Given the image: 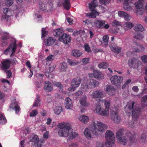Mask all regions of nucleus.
<instances>
[{
    "instance_id": "f257e3e1",
    "label": "nucleus",
    "mask_w": 147,
    "mask_h": 147,
    "mask_svg": "<svg viewBox=\"0 0 147 147\" xmlns=\"http://www.w3.org/2000/svg\"><path fill=\"white\" fill-rule=\"evenodd\" d=\"M135 135L134 133L133 134L129 131L122 129L117 131L116 137L119 144L125 145L128 144L131 146L135 142Z\"/></svg>"
},
{
    "instance_id": "f03ea898",
    "label": "nucleus",
    "mask_w": 147,
    "mask_h": 147,
    "mask_svg": "<svg viewBox=\"0 0 147 147\" xmlns=\"http://www.w3.org/2000/svg\"><path fill=\"white\" fill-rule=\"evenodd\" d=\"M58 134L61 137H67L72 130L71 125L69 123L63 122L58 124Z\"/></svg>"
},
{
    "instance_id": "7ed1b4c3",
    "label": "nucleus",
    "mask_w": 147,
    "mask_h": 147,
    "mask_svg": "<svg viewBox=\"0 0 147 147\" xmlns=\"http://www.w3.org/2000/svg\"><path fill=\"white\" fill-rule=\"evenodd\" d=\"M93 127L91 130L92 133L95 135H98L99 132L103 133L107 128V125L101 122L94 121L93 123Z\"/></svg>"
},
{
    "instance_id": "20e7f679",
    "label": "nucleus",
    "mask_w": 147,
    "mask_h": 147,
    "mask_svg": "<svg viewBox=\"0 0 147 147\" xmlns=\"http://www.w3.org/2000/svg\"><path fill=\"white\" fill-rule=\"evenodd\" d=\"M106 142L105 146L108 147H113L114 145L115 137L114 133L111 131L107 130L105 133Z\"/></svg>"
},
{
    "instance_id": "39448f33",
    "label": "nucleus",
    "mask_w": 147,
    "mask_h": 147,
    "mask_svg": "<svg viewBox=\"0 0 147 147\" xmlns=\"http://www.w3.org/2000/svg\"><path fill=\"white\" fill-rule=\"evenodd\" d=\"M97 0H93L90 3H89V8L92 13L89 14V16L91 18H96V16L99 15V13L95 10V8L97 7Z\"/></svg>"
},
{
    "instance_id": "423d86ee",
    "label": "nucleus",
    "mask_w": 147,
    "mask_h": 147,
    "mask_svg": "<svg viewBox=\"0 0 147 147\" xmlns=\"http://www.w3.org/2000/svg\"><path fill=\"white\" fill-rule=\"evenodd\" d=\"M11 104L9 107V109L11 110V109H14L16 114L19 112L20 108L19 105V103L16 101V98L12 97L11 98Z\"/></svg>"
},
{
    "instance_id": "0eeeda50",
    "label": "nucleus",
    "mask_w": 147,
    "mask_h": 147,
    "mask_svg": "<svg viewBox=\"0 0 147 147\" xmlns=\"http://www.w3.org/2000/svg\"><path fill=\"white\" fill-rule=\"evenodd\" d=\"M140 62L138 59L133 58L129 59L128 61V64L130 67L137 69L139 67Z\"/></svg>"
},
{
    "instance_id": "6e6552de",
    "label": "nucleus",
    "mask_w": 147,
    "mask_h": 147,
    "mask_svg": "<svg viewBox=\"0 0 147 147\" xmlns=\"http://www.w3.org/2000/svg\"><path fill=\"white\" fill-rule=\"evenodd\" d=\"M123 79L121 76L114 75L111 78L110 80L112 84L117 86L120 85Z\"/></svg>"
},
{
    "instance_id": "1a4fd4ad",
    "label": "nucleus",
    "mask_w": 147,
    "mask_h": 147,
    "mask_svg": "<svg viewBox=\"0 0 147 147\" xmlns=\"http://www.w3.org/2000/svg\"><path fill=\"white\" fill-rule=\"evenodd\" d=\"M3 12L5 15L2 16L1 20L7 22L9 20V17L11 16V11L8 8H6L3 9Z\"/></svg>"
},
{
    "instance_id": "9d476101",
    "label": "nucleus",
    "mask_w": 147,
    "mask_h": 147,
    "mask_svg": "<svg viewBox=\"0 0 147 147\" xmlns=\"http://www.w3.org/2000/svg\"><path fill=\"white\" fill-rule=\"evenodd\" d=\"M111 119L115 123H119L120 121V117L119 116L117 112L112 111L111 113Z\"/></svg>"
},
{
    "instance_id": "9b49d317",
    "label": "nucleus",
    "mask_w": 147,
    "mask_h": 147,
    "mask_svg": "<svg viewBox=\"0 0 147 147\" xmlns=\"http://www.w3.org/2000/svg\"><path fill=\"white\" fill-rule=\"evenodd\" d=\"M59 40L65 44H67L70 42L71 38L69 35L64 33L62 36L59 37Z\"/></svg>"
},
{
    "instance_id": "f8f14e48",
    "label": "nucleus",
    "mask_w": 147,
    "mask_h": 147,
    "mask_svg": "<svg viewBox=\"0 0 147 147\" xmlns=\"http://www.w3.org/2000/svg\"><path fill=\"white\" fill-rule=\"evenodd\" d=\"M99 84L98 81L94 79H90L89 83V85L86 86L88 89H91L97 87Z\"/></svg>"
},
{
    "instance_id": "ddd939ff",
    "label": "nucleus",
    "mask_w": 147,
    "mask_h": 147,
    "mask_svg": "<svg viewBox=\"0 0 147 147\" xmlns=\"http://www.w3.org/2000/svg\"><path fill=\"white\" fill-rule=\"evenodd\" d=\"M134 103L133 101H130L127 103L125 108V111L126 113H130L134 109L133 108Z\"/></svg>"
},
{
    "instance_id": "4468645a",
    "label": "nucleus",
    "mask_w": 147,
    "mask_h": 147,
    "mask_svg": "<svg viewBox=\"0 0 147 147\" xmlns=\"http://www.w3.org/2000/svg\"><path fill=\"white\" fill-rule=\"evenodd\" d=\"M91 95L94 98H102L104 96V94L103 92L98 90L93 91L91 94Z\"/></svg>"
},
{
    "instance_id": "2eb2a0df",
    "label": "nucleus",
    "mask_w": 147,
    "mask_h": 147,
    "mask_svg": "<svg viewBox=\"0 0 147 147\" xmlns=\"http://www.w3.org/2000/svg\"><path fill=\"white\" fill-rule=\"evenodd\" d=\"M81 83V79L80 78L77 77L73 78L71 82V86L73 87H78Z\"/></svg>"
},
{
    "instance_id": "dca6fc26",
    "label": "nucleus",
    "mask_w": 147,
    "mask_h": 147,
    "mask_svg": "<svg viewBox=\"0 0 147 147\" xmlns=\"http://www.w3.org/2000/svg\"><path fill=\"white\" fill-rule=\"evenodd\" d=\"M2 67L1 69L3 71L8 69L10 67L11 61L9 60L6 59L2 62Z\"/></svg>"
},
{
    "instance_id": "f3484780",
    "label": "nucleus",
    "mask_w": 147,
    "mask_h": 147,
    "mask_svg": "<svg viewBox=\"0 0 147 147\" xmlns=\"http://www.w3.org/2000/svg\"><path fill=\"white\" fill-rule=\"evenodd\" d=\"M105 91L110 96L114 95L115 92L114 88L111 85L107 86L106 88Z\"/></svg>"
},
{
    "instance_id": "a211bd4d",
    "label": "nucleus",
    "mask_w": 147,
    "mask_h": 147,
    "mask_svg": "<svg viewBox=\"0 0 147 147\" xmlns=\"http://www.w3.org/2000/svg\"><path fill=\"white\" fill-rule=\"evenodd\" d=\"M44 89L47 92H50L53 90V88L50 82L48 81H45Z\"/></svg>"
},
{
    "instance_id": "6ab92c4d",
    "label": "nucleus",
    "mask_w": 147,
    "mask_h": 147,
    "mask_svg": "<svg viewBox=\"0 0 147 147\" xmlns=\"http://www.w3.org/2000/svg\"><path fill=\"white\" fill-rule=\"evenodd\" d=\"M65 106L67 109H71L73 108L72 100L69 97H67L65 100Z\"/></svg>"
},
{
    "instance_id": "aec40b11",
    "label": "nucleus",
    "mask_w": 147,
    "mask_h": 147,
    "mask_svg": "<svg viewBox=\"0 0 147 147\" xmlns=\"http://www.w3.org/2000/svg\"><path fill=\"white\" fill-rule=\"evenodd\" d=\"M105 21L104 20H95L94 22V25L99 28H103V25L105 24Z\"/></svg>"
},
{
    "instance_id": "412c9836",
    "label": "nucleus",
    "mask_w": 147,
    "mask_h": 147,
    "mask_svg": "<svg viewBox=\"0 0 147 147\" xmlns=\"http://www.w3.org/2000/svg\"><path fill=\"white\" fill-rule=\"evenodd\" d=\"M132 115L133 119H137L138 118L141 113V109L139 108L135 109L132 111Z\"/></svg>"
},
{
    "instance_id": "4be33fe9",
    "label": "nucleus",
    "mask_w": 147,
    "mask_h": 147,
    "mask_svg": "<svg viewBox=\"0 0 147 147\" xmlns=\"http://www.w3.org/2000/svg\"><path fill=\"white\" fill-rule=\"evenodd\" d=\"M111 50L115 53L118 54L120 53L122 50L121 47L116 45H109Z\"/></svg>"
},
{
    "instance_id": "5701e85b",
    "label": "nucleus",
    "mask_w": 147,
    "mask_h": 147,
    "mask_svg": "<svg viewBox=\"0 0 147 147\" xmlns=\"http://www.w3.org/2000/svg\"><path fill=\"white\" fill-rule=\"evenodd\" d=\"M64 33L62 28H58L55 30L53 32V34L54 36L57 37H60L63 35V34Z\"/></svg>"
},
{
    "instance_id": "b1692460",
    "label": "nucleus",
    "mask_w": 147,
    "mask_h": 147,
    "mask_svg": "<svg viewBox=\"0 0 147 147\" xmlns=\"http://www.w3.org/2000/svg\"><path fill=\"white\" fill-rule=\"evenodd\" d=\"M93 75L95 78L102 79L103 76V74L97 70L93 71Z\"/></svg>"
},
{
    "instance_id": "393cba45",
    "label": "nucleus",
    "mask_w": 147,
    "mask_h": 147,
    "mask_svg": "<svg viewBox=\"0 0 147 147\" xmlns=\"http://www.w3.org/2000/svg\"><path fill=\"white\" fill-rule=\"evenodd\" d=\"M55 41V40L52 37H49L47 39L44 40V42L46 46H50L53 45Z\"/></svg>"
},
{
    "instance_id": "a878e982",
    "label": "nucleus",
    "mask_w": 147,
    "mask_h": 147,
    "mask_svg": "<svg viewBox=\"0 0 147 147\" xmlns=\"http://www.w3.org/2000/svg\"><path fill=\"white\" fill-rule=\"evenodd\" d=\"M119 16L123 17L126 20L128 21L130 19V17L126 13L122 11H119L118 12Z\"/></svg>"
},
{
    "instance_id": "bb28decb",
    "label": "nucleus",
    "mask_w": 147,
    "mask_h": 147,
    "mask_svg": "<svg viewBox=\"0 0 147 147\" xmlns=\"http://www.w3.org/2000/svg\"><path fill=\"white\" fill-rule=\"evenodd\" d=\"M83 53L79 50L74 49L71 52V55L72 56L75 57H79L81 56Z\"/></svg>"
},
{
    "instance_id": "cd10ccee",
    "label": "nucleus",
    "mask_w": 147,
    "mask_h": 147,
    "mask_svg": "<svg viewBox=\"0 0 147 147\" xmlns=\"http://www.w3.org/2000/svg\"><path fill=\"white\" fill-rule=\"evenodd\" d=\"M144 0H138L137 2L135 3L136 7L138 9H142L143 7Z\"/></svg>"
},
{
    "instance_id": "c85d7f7f",
    "label": "nucleus",
    "mask_w": 147,
    "mask_h": 147,
    "mask_svg": "<svg viewBox=\"0 0 147 147\" xmlns=\"http://www.w3.org/2000/svg\"><path fill=\"white\" fill-rule=\"evenodd\" d=\"M141 106L144 108L147 106V95L144 96L142 98Z\"/></svg>"
},
{
    "instance_id": "c756f323",
    "label": "nucleus",
    "mask_w": 147,
    "mask_h": 147,
    "mask_svg": "<svg viewBox=\"0 0 147 147\" xmlns=\"http://www.w3.org/2000/svg\"><path fill=\"white\" fill-rule=\"evenodd\" d=\"M54 86H57L59 88V92H62L63 90V86L59 82H53Z\"/></svg>"
},
{
    "instance_id": "7c9ffc66",
    "label": "nucleus",
    "mask_w": 147,
    "mask_h": 147,
    "mask_svg": "<svg viewBox=\"0 0 147 147\" xmlns=\"http://www.w3.org/2000/svg\"><path fill=\"white\" fill-rule=\"evenodd\" d=\"M2 45L3 46H5L7 45L8 42L7 40L9 39V36L8 34L6 35H4L2 36Z\"/></svg>"
},
{
    "instance_id": "2f4dec72",
    "label": "nucleus",
    "mask_w": 147,
    "mask_h": 147,
    "mask_svg": "<svg viewBox=\"0 0 147 147\" xmlns=\"http://www.w3.org/2000/svg\"><path fill=\"white\" fill-rule=\"evenodd\" d=\"M86 97L85 96L82 97L80 100V104L83 106H87L88 105V104L86 101Z\"/></svg>"
},
{
    "instance_id": "473e14b6",
    "label": "nucleus",
    "mask_w": 147,
    "mask_h": 147,
    "mask_svg": "<svg viewBox=\"0 0 147 147\" xmlns=\"http://www.w3.org/2000/svg\"><path fill=\"white\" fill-rule=\"evenodd\" d=\"M134 30L136 31L142 32L144 30V29L141 24H137L134 28Z\"/></svg>"
},
{
    "instance_id": "72a5a7b5",
    "label": "nucleus",
    "mask_w": 147,
    "mask_h": 147,
    "mask_svg": "<svg viewBox=\"0 0 147 147\" xmlns=\"http://www.w3.org/2000/svg\"><path fill=\"white\" fill-rule=\"evenodd\" d=\"M79 120L81 122L85 124L88 121L89 118L87 116L83 115L80 117Z\"/></svg>"
},
{
    "instance_id": "f704fd0d",
    "label": "nucleus",
    "mask_w": 147,
    "mask_h": 147,
    "mask_svg": "<svg viewBox=\"0 0 147 147\" xmlns=\"http://www.w3.org/2000/svg\"><path fill=\"white\" fill-rule=\"evenodd\" d=\"M47 67L48 68V69L46 71L47 72L51 73L53 71L55 68V65L52 63L50 64Z\"/></svg>"
},
{
    "instance_id": "c9c22d12",
    "label": "nucleus",
    "mask_w": 147,
    "mask_h": 147,
    "mask_svg": "<svg viewBox=\"0 0 147 147\" xmlns=\"http://www.w3.org/2000/svg\"><path fill=\"white\" fill-rule=\"evenodd\" d=\"M12 45L11 49L12 51V53L10 55V57L13 56L14 55V53L16 51L17 47L16 41H15L13 42V45Z\"/></svg>"
},
{
    "instance_id": "e433bc0d",
    "label": "nucleus",
    "mask_w": 147,
    "mask_h": 147,
    "mask_svg": "<svg viewBox=\"0 0 147 147\" xmlns=\"http://www.w3.org/2000/svg\"><path fill=\"white\" fill-rule=\"evenodd\" d=\"M132 0H124L123 6L125 9L129 10V3Z\"/></svg>"
},
{
    "instance_id": "4c0bfd02",
    "label": "nucleus",
    "mask_w": 147,
    "mask_h": 147,
    "mask_svg": "<svg viewBox=\"0 0 147 147\" xmlns=\"http://www.w3.org/2000/svg\"><path fill=\"white\" fill-rule=\"evenodd\" d=\"M40 97L38 95H37L35 100V101L33 104L34 107H37L40 106Z\"/></svg>"
},
{
    "instance_id": "58836bf2",
    "label": "nucleus",
    "mask_w": 147,
    "mask_h": 147,
    "mask_svg": "<svg viewBox=\"0 0 147 147\" xmlns=\"http://www.w3.org/2000/svg\"><path fill=\"white\" fill-rule=\"evenodd\" d=\"M84 134L86 137L88 139H90L91 138L90 132L88 128H86L84 131Z\"/></svg>"
},
{
    "instance_id": "ea45409f",
    "label": "nucleus",
    "mask_w": 147,
    "mask_h": 147,
    "mask_svg": "<svg viewBox=\"0 0 147 147\" xmlns=\"http://www.w3.org/2000/svg\"><path fill=\"white\" fill-rule=\"evenodd\" d=\"M63 6L65 9L67 10L69 9L71 6L70 1L69 0H65L63 3Z\"/></svg>"
},
{
    "instance_id": "a19ab883",
    "label": "nucleus",
    "mask_w": 147,
    "mask_h": 147,
    "mask_svg": "<svg viewBox=\"0 0 147 147\" xmlns=\"http://www.w3.org/2000/svg\"><path fill=\"white\" fill-rule=\"evenodd\" d=\"M98 66L100 68L107 69L109 67V65L107 62H103L99 64Z\"/></svg>"
},
{
    "instance_id": "79ce46f5",
    "label": "nucleus",
    "mask_w": 147,
    "mask_h": 147,
    "mask_svg": "<svg viewBox=\"0 0 147 147\" xmlns=\"http://www.w3.org/2000/svg\"><path fill=\"white\" fill-rule=\"evenodd\" d=\"M135 52H140L143 51L144 50V48L143 46L141 45H137V47L135 48Z\"/></svg>"
},
{
    "instance_id": "37998d69",
    "label": "nucleus",
    "mask_w": 147,
    "mask_h": 147,
    "mask_svg": "<svg viewBox=\"0 0 147 147\" xmlns=\"http://www.w3.org/2000/svg\"><path fill=\"white\" fill-rule=\"evenodd\" d=\"M7 122V120L5 117L4 114L1 113V125H4Z\"/></svg>"
},
{
    "instance_id": "c03bdc74",
    "label": "nucleus",
    "mask_w": 147,
    "mask_h": 147,
    "mask_svg": "<svg viewBox=\"0 0 147 147\" xmlns=\"http://www.w3.org/2000/svg\"><path fill=\"white\" fill-rule=\"evenodd\" d=\"M67 63L65 62H63L61 64L60 71L62 72L65 71L67 69Z\"/></svg>"
},
{
    "instance_id": "a18cd8bd",
    "label": "nucleus",
    "mask_w": 147,
    "mask_h": 147,
    "mask_svg": "<svg viewBox=\"0 0 147 147\" xmlns=\"http://www.w3.org/2000/svg\"><path fill=\"white\" fill-rule=\"evenodd\" d=\"M62 110V107L60 106H57L55 107L54 109L55 113L59 115Z\"/></svg>"
},
{
    "instance_id": "49530a36",
    "label": "nucleus",
    "mask_w": 147,
    "mask_h": 147,
    "mask_svg": "<svg viewBox=\"0 0 147 147\" xmlns=\"http://www.w3.org/2000/svg\"><path fill=\"white\" fill-rule=\"evenodd\" d=\"M67 62L69 65L71 66L77 65L79 63V62L78 61H74V60L70 59L67 60Z\"/></svg>"
},
{
    "instance_id": "de8ad7c7",
    "label": "nucleus",
    "mask_w": 147,
    "mask_h": 147,
    "mask_svg": "<svg viewBox=\"0 0 147 147\" xmlns=\"http://www.w3.org/2000/svg\"><path fill=\"white\" fill-rule=\"evenodd\" d=\"M78 135V134L76 132L73 131V129H72L71 131H69V139H72L76 137Z\"/></svg>"
},
{
    "instance_id": "09e8293b",
    "label": "nucleus",
    "mask_w": 147,
    "mask_h": 147,
    "mask_svg": "<svg viewBox=\"0 0 147 147\" xmlns=\"http://www.w3.org/2000/svg\"><path fill=\"white\" fill-rule=\"evenodd\" d=\"M133 25L132 23L128 22H126L123 24L124 28L125 29H130L133 27Z\"/></svg>"
},
{
    "instance_id": "8fccbe9b",
    "label": "nucleus",
    "mask_w": 147,
    "mask_h": 147,
    "mask_svg": "<svg viewBox=\"0 0 147 147\" xmlns=\"http://www.w3.org/2000/svg\"><path fill=\"white\" fill-rule=\"evenodd\" d=\"M13 42L11 43L8 47L4 51V53L6 55H8V53L10 51L13 45Z\"/></svg>"
},
{
    "instance_id": "3c124183",
    "label": "nucleus",
    "mask_w": 147,
    "mask_h": 147,
    "mask_svg": "<svg viewBox=\"0 0 147 147\" xmlns=\"http://www.w3.org/2000/svg\"><path fill=\"white\" fill-rule=\"evenodd\" d=\"M5 73L8 78H11L12 76V73L10 70L6 69L5 71H3Z\"/></svg>"
},
{
    "instance_id": "603ef678",
    "label": "nucleus",
    "mask_w": 147,
    "mask_h": 147,
    "mask_svg": "<svg viewBox=\"0 0 147 147\" xmlns=\"http://www.w3.org/2000/svg\"><path fill=\"white\" fill-rule=\"evenodd\" d=\"M39 6L40 9L42 10H44L46 9V5L42 2H39Z\"/></svg>"
},
{
    "instance_id": "864d4df0",
    "label": "nucleus",
    "mask_w": 147,
    "mask_h": 147,
    "mask_svg": "<svg viewBox=\"0 0 147 147\" xmlns=\"http://www.w3.org/2000/svg\"><path fill=\"white\" fill-rule=\"evenodd\" d=\"M84 47L85 51L88 53H90L92 52L90 47L88 44H85Z\"/></svg>"
},
{
    "instance_id": "5fc2aeb1",
    "label": "nucleus",
    "mask_w": 147,
    "mask_h": 147,
    "mask_svg": "<svg viewBox=\"0 0 147 147\" xmlns=\"http://www.w3.org/2000/svg\"><path fill=\"white\" fill-rule=\"evenodd\" d=\"M96 107L95 111L96 113L99 115L102 109L101 108L100 105V104L98 103L96 104Z\"/></svg>"
},
{
    "instance_id": "6e6d98bb",
    "label": "nucleus",
    "mask_w": 147,
    "mask_h": 147,
    "mask_svg": "<svg viewBox=\"0 0 147 147\" xmlns=\"http://www.w3.org/2000/svg\"><path fill=\"white\" fill-rule=\"evenodd\" d=\"M39 139L37 136L36 135H34L31 139L30 140V141L36 143L39 141Z\"/></svg>"
},
{
    "instance_id": "4d7b16f0",
    "label": "nucleus",
    "mask_w": 147,
    "mask_h": 147,
    "mask_svg": "<svg viewBox=\"0 0 147 147\" xmlns=\"http://www.w3.org/2000/svg\"><path fill=\"white\" fill-rule=\"evenodd\" d=\"M45 28H42V38H44L46 35L48 33V32L45 30Z\"/></svg>"
},
{
    "instance_id": "13d9d810",
    "label": "nucleus",
    "mask_w": 147,
    "mask_h": 147,
    "mask_svg": "<svg viewBox=\"0 0 147 147\" xmlns=\"http://www.w3.org/2000/svg\"><path fill=\"white\" fill-rule=\"evenodd\" d=\"M13 3V0H5V3L8 7L11 6Z\"/></svg>"
},
{
    "instance_id": "bf43d9fd",
    "label": "nucleus",
    "mask_w": 147,
    "mask_h": 147,
    "mask_svg": "<svg viewBox=\"0 0 147 147\" xmlns=\"http://www.w3.org/2000/svg\"><path fill=\"white\" fill-rule=\"evenodd\" d=\"M109 111V110L106 109L105 108V109H102L99 115L103 116H106L107 115V113H108Z\"/></svg>"
},
{
    "instance_id": "052dcab7",
    "label": "nucleus",
    "mask_w": 147,
    "mask_h": 147,
    "mask_svg": "<svg viewBox=\"0 0 147 147\" xmlns=\"http://www.w3.org/2000/svg\"><path fill=\"white\" fill-rule=\"evenodd\" d=\"M111 0H99L100 3L102 5L108 4L110 2Z\"/></svg>"
},
{
    "instance_id": "680f3d73",
    "label": "nucleus",
    "mask_w": 147,
    "mask_h": 147,
    "mask_svg": "<svg viewBox=\"0 0 147 147\" xmlns=\"http://www.w3.org/2000/svg\"><path fill=\"white\" fill-rule=\"evenodd\" d=\"M105 106L106 109L109 110L110 105V101L106 100L105 102Z\"/></svg>"
},
{
    "instance_id": "e2e57ef3",
    "label": "nucleus",
    "mask_w": 147,
    "mask_h": 147,
    "mask_svg": "<svg viewBox=\"0 0 147 147\" xmlns=\"http://www.w3.org/2000/svg\"><path fill=\"white\" fill-rule=\"evenodd\" d=\"M38 114V111L35 109L33 110L30 113V116L31 117H33L37 115Z\"/></svg>"
},
{
    "instance_id": "0e129e2a",
    "label": "nucleus",
    "mask_w": 147,
    "mask_h": 147,
    "mask_svg": "<svg viewBox=\"0 0 147 147\" xmlns=\"http://www.w3.org/2000/svg\"><path fill=\"white\" fill-rule=\"evenodd\" d=\"M109 39V36L107 35L104 36L103 37V41L105 43V44L106 46L108 45V41Z\"/></svg>"
},
{
    "instance_id": "69168bd1",
    "label": "nucleus",
    "mask_w": 147,
    "mask_h": 147,
    "mask_svg": "<svg viewBox=\"0 0 147 147\" xmlns=\"http://www.w3.org/2000/svg\"><path fill=\"white\" fill-rule=\"evenodd\" d=\"M112 25L113 26L117 27L120 26L121 24L118 21L114 20L112 22Z\"/></svg>"
},
{
    "instance_id": "338daca9",
    "label": "nucleus",
    "mask_w": 147,
    "mask_h": 147,
    "mask_svg": "<svg viewBox=\"0 0 147 147\" xmlns=\"http://www.w3.org/2000/svg\"><path fill=\"white\" fill-rule=\"evenodd\" d=\"M5 96V94L4 93L1 92V103H3L5 101V100L4 98Z\"/></svg>"
},
{
    "instance_id": "774afa93",
    "label": "nucleus",
    "mask_w": 147,
    "mask_h": 147,
    "mask_svg": "<svg viewBox=\"0 0 147 147\" xmlns=\"http://www.w3.org/2000/svg\"><path fill=\"white\" fill-rule=\"evenodd\" d=\"M143 37L141 33L138 34L134 36V38L136 39H141Z\"/></svg>"
}]
</instances>
